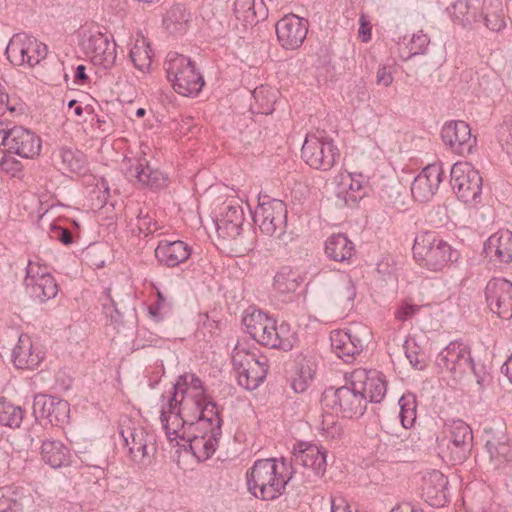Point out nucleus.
I'll use <instances>...</instances> for the list:
<instances>
[{
    "label": "nucleus",
    "instance_id": "nucleus-1",
    "mask_svg": "<svg viewBox=\"0 0 512 512\" xmlns=\"http://www.w3.org/2000/svg\"><path fill=\"white\" fill-rule=\"evenodd\" d=\"M192 408L181 439L189 442L192 454L199 461H205L215 453L222 434L220 410L210 397Z\"/></svg>",
    "mask_w": 512,
    "mask_h": 512
},
{
    "label": "nucleus",
    "instance_id": "nucleus-2",
    "mask_svg": "<svg viewBox=\"0 0 512 512\" xmlns=\"http://www.w3.org/2000/svg\"><path fill=\"white\" fill-rule=\"evenodd\" d=\"M293 474L285 458L258 459L246 472L248 491L262 500H274L283 494Z\"/></svg>",
    "mask_w": 512,
    "mask_h": 512
},
{
    "label": "nucleus",
    "instance_id": "nucleus-3",
    "mask_svg": "<svg viewBox=\"0 0 512 512\" xmlns=\"http://www.w3.org/2000/svg\"><path fill=\"white\" fill-rule=\"evenodd\" d=\"M127 457L139 468L150 466L157 452L154 433L141 424L125 419L119 425Z\"/></svg>",
    "mask_w": 512,
    "mask_h": 512
},
{
    "label": "nucleus",
    "instance_id": "nucleus-4",
    "mask_svg": "<svg viewBox=\"0 0 512 512\" xmlns=\"http://www.w3.org/2000/svg\"><path fill=\"white\" fill-rule=\"evenodd\" d=\"M413 256L419 265L431 271H441L460 256L448 242L432 232H421L414 239Z\"/></svg>",
    "mask_w": 512,
    "mask_h": 512
},
{
    "label": "nucleus",
    "instance_id": "nucleus-5",
    "mask_svg": "<svg viewBox=\"0 0 512 512\" xmlns=\"http://www.w3.org/2000/svg\"><path fill=\"white\" fill-rule=\"evenodd\" d=\"M165 69L168 81L180 95L197 96L205 85L204 78L197 70L195 63L182 54L169 52Z\"/></svg>",
    "mask_w": 512,
    "mask_h": 512
},
{
    "label": "nucleus",
    "instance_id": "nucleus-6",
    "mask_svg": "<svg viewBox=\"0 0 512 512\" xmlns=\"http://www.w3.org/2000/svg\"><path fill=\"white\" fill-rule=\"evenodd\" d=\"M439 455L447 463L458 465L470 454L473 434L470 426L461 419L445 425L443 436L437 439Z\"/></svg>",
    "mask_w": 512,
    "mask_h": 512
},
{
    "label": "nucleus",
    "instance_id": "nucleus-7",
    "mask_svg": "<svg viewBox=\"0 0 512 512\" xmlns=\"http://www.w3.org/2000/svg\"><path fill=\"white\" fill-rule=\"evenodd\" d=\"M287 214L286 204L282 200H263L257 205L253 220L262 234L275 238L281 244H287L291 239L286 233Z\"/></svg>",
    "mask_w": 512,
    "mask_h": 512
},
{
    "label": "nucleus",
    "instance_id": "nucleus-8",
    "mask_svg": "<svg viewBox=\"0 0 512 512\" xmlns=\"http://www.w3.org/2000/svg\"><path fill=\"white\" fill-rule=\"evenodd\" d=\"M322 404L344 418H358L367 408L366 398L354 385L352 379L341 387H328L322 394Z\"/></svg>",
    "mask_w": 512,
    "mask_h": 512
},
{
    "label": "nucleus",
    "instance_id": "nucleus-9",
    "mask_svg": "<svg viewBox=\"0 0 512 512\" xmlns=\"http://www.w3.org/2000/svg\"><path fill=\"white\" fill-rule=\"evenodd\" d=\"M301 156L313 169L329 171L340 157V152L333 140L324 132L308 134L302 145Z\"/></svg>",
    "mask_w": 512,
    "mask_h": 512
},
{
    "label": "nucleus",
    "instance_id": "nucleus-10",
    "mask_svg": "<svg viewBox=\"0 0 512 512\" xmlns=\"http://www.w3.org/2000/svg\"><path fill=\"white\" fill-rule=\"evenodd\" d=\"M450 184L458 199L465 204L480 202L482 177L478 170L466 162H457L450 169Z\"/></svg>",
    "mask_w": 512,
    "mask_h": 512
},
{
    "label": "nucleus",
    "instance_id": "nucleus-11",
    "mask_svg": "<svg viewBox=\"0 0 512 512\" xmlns=\"http://www.w3.org/2000/svg\"><path fill=\"white\" fill-rule=\"evenodd\" d=\"M189 412L183 409L181 396L175 385L161 395L160 420L166 436L170 441L181 439L186 429Z\"/></svg>",
    "mask_w": 512,
    "mask_h": 512
},
{
    "label": "nucleus",
    "instance_id": "nucleus-12",
    "mask_svg": "<svg viewBox=\"0 0 512 512\" xmlns=\"http://www.w3.org/2000/svg\"><path fill=\"white\" fill-rule=\"evenodd\" d=\"M47 46L35 37L21 32L10 39L6 47L8 60L16 66L27 65L34 67L47 56Z\"/></svg>",
    "mask_w": 512,
    "mask_h": 512
},
{
    "label": "nucleus",
    "instance_id": "nucleus-13",
    "mask_svg": "<svg viewBox=\"0 0 512 512\" xmlns=\"http://www.w3.org/2000/svg\"><path fill=\"white\" fill-rule=\"evenodd\" d=\"M368 337V330L362 326L334 330L330 334L331 348L340 359L350 363L363 351Z\"/></svg>",
    "mask_w": 512,
    "mask_h": 512
},
{
    "label": "nucleus",
    "instance_id": "nucleus-14",
    "mask_svg": "<svg viewBox=\"0 0 512 512\" xmlns=\"http://www.w3.org/2000/svg\"><path fill=\"white\" fill-rule=\"evenodd\" d=\"M24 286L27 293L43 303L58 293V284L47 267L38 262L29 261L26 267Z\"/></svg>",
    "mask_w": 512,
    "mask_h": 512
},
{
    "label": "nucleus",
    "instance_id": "nucleus-15",
    "mask_svg": "<svg viewBox=\"0 0 512 512\" xmlns=\"http://www.w3.org/2000/svg\"><path fill=\"white\" fill-rule=\"evenodd\" d=\"M436 365L451 373L454 378L461 377L468 370H474L469 347L458 341L450 342L438 353Z\"/></svg>",
    "mask_w": 512,
    "mask_h": 512
},
{
    "label": "nucleus",
    "instance_id": "nucleus-16",
    "mask_svg": "<svg viewBox=\"0 0 512 512\" xmlns=\"http://www.w3.org/2000/svg\"><path fill=\"white\" fill-rule=\"evenodd\" d=\"M4 147L9 153L32 159L41 151V139L33 131L22 126H14L6 131Z\"/></svg>",
    "mask_w": 512,
    "mask_h": 512
},
{
    "label": "nucleus",
    "instance_id": "nucleus-17",
    "mask_svg": "<svg viewBox=\"0 0 512 512\" xmlns=\"http://www.w3.org/2000/svg\"><path fill=\"white\" fill-rule=\"evenodd\" d=\"M292 464L294 473L298 466L310 469L317 477H321L326 472V451L313 443L300 441L293 446Z\"/></svg>",
    "mask_w": 512,
    "mask_h": 512
},
{
    "label": "nucleus",
    "instance_id": "nucleus-18",
    "mask_svg": "<svg viewBox=\"0 0 512 512\" xmlns=\"http://www.w3.org/2000/svg\"><path fill=\"white\" fill-rule=\"evenodd\" d=\"M485 298L493 313L502 319L512 318V282L492 278L486 285Z\"/></svg>",
    "mask_w": 512,
    "mask_h": 512
},
{
    "label": "nucleus",
    "instance_id": "nucleus-19",
    "mask_svg": "<svg viewBox=\"0 0 512 512\" xmlns=\"http://www.w3.org/2000/svg\"><path fill=\"white\" fill-rule=\"evenodd\" d=\"M441 138L454 153L462 156L471 154L476 147V137L472 136L469 125L461 120L445 123Z\"/></svg>",
    "mask_w": 512,
    "mask_h": 512
},
{
    "label": "nucleus",
    "instance_id": "nucleus-20",
    "mask_svg": "<svg viewBox=\"0 0 512 512\" xmlns=\"http://www.w3.org/2000/svg\"><path fill=\"white\" fill-rule=\"evenodd\" d=\"M350 378L360 393L368 402L380 403L387 392V383L384 375L377 370L356 369Z\"/></svg>",
    "mask_w": 512,
    "mask_h": 512
},
{
    "label": "nucleus",
    "instance_id": "nucleus-21",
    "mask_svg": "<svg viewBox=\"0 0 512 512\" xmlns=\"http://www.w3.org/2000/svg\"><path fill=\"white\" fill-rule=\"evenodd\" d=\"M308 33V21L295 14H288L276 23V34L285 49H296L302 45Z\"/></svg>",
    "mask_w": 512,
    "mask_h": 512
},
{
    "label": "nucleus",
    "instance_id": "nucleus-22",
    "mask_svg": "<svg viewBox=\"0 0 512 512\" xmlns=\"http://www.w3.org/2000/svg\"><path fill=\"white\" fill-rule=\"evenodd\" d=\"M32 408L36 418L47 419L53 426L62 425L69 419V403L55 396L36 395Z\"/></svg>",
    "mask_w": 512,
    "mask_h": 512
},
{
    "label": "nucleus",
    "instance_id": "nucleus-23",
    "mask_svg": "<svg viewBox=\"0 0 512 512\" xmlns=\"http://www.w3.org/2000/svg\"><path fill=\"white\" fill-rule=\"evenodd\" d=\"M444 171L442 164L434 163L426 166L418 174L412 185L411 193L415 200L427 202L433 198L443 181Z\"/></svg>",
    "mask_w": 512,
    "mask_h": 512
},
{
    "label": "nucleus",
    "instance_id": "nucleus-24",
    "mask_svg": "<svg viewBox=\"0 0 512 512\" xmlns=\"http://www.w3.org/2000/svg\"><path fill=\"white\" fill-rule=\"evenodd\" d=\"M174 385L181 396L183 409L186 412H191L193 406L202 405L209 398L202 380L195 374L186 373L180 375Z\"/></svg>",
    "mask_w": 512,
    "mask_h": 512
},
{
    "label": "nucleus",
    "instance_id": "nucleus-25",
    "mask_svg": "<svg viewBox=\"0 0 512 512\" xmlns=\"http://www.w3.org/2000/svg\"><path fill=\"white\" fill-rule=\"evenodd\" d=\"M422 498L433 507H443L448 502V479L439 470L424 473L421 484Z\"/></svg>",
    "mask_w": 512,
    "mask_h": 512
},
{
    "label": "nucleus",
    "instance_id": "nucleus-26",
    "mask_svg": "<svg viewBox=\"0 0 512 512\" xmlns=\"http://www.w3.org/2000/svg\"><path fill=\"white\" fill-rule=\"evenodd\" d=\"M191 253V246L181 240L162 239L155 248L157 261L168 268H174L186 262Z\"/></svg>",
    "mask_w": 512,
    "mask_h": 512
},
{
    "label": "nucleus",
    "instance_id": "nucleus-27",
    "mask_svg": "<svg viewBox=\"0 0 512 512\" xmlns=\"http://www.w3.org/2000/svg\"><path fill=\"white\" fill-rule=\"evenodd\" d=\"M484 253L490 262L509 263L512 261V232L500 229L484 244Z\"/></svg>",
    "mask_w": 512,
    "mask_h": 512
},
{
    "label": "nucleus",
    "instance_id": "nucleus-28",
    "mask_svg": "<svg viewBox=\"0 0 512 512\" xmlns=\"http://www.w3.org/2000/svg\"><path fill=\"white\" fill-rule=\"evenodd\" d=\"M86 47L95 64L107 69L115 63L117 57L116 43L110 40L107 35L100 32L91 35Z\"/></svg>",
    "mask_w": 512,
    "mask_h": 512
},
{
    "label": "nucleus",
    "instance_id": "nucleus-29",
    "mask_svg": "<svg viewBox=\"0 0 512 512\" xmlns=\"http://www.w3.org/2000/svg\"><path fill=\"white\" fill-rule=\"evenodd\" d=\"M40 456L53 469L68 467L72 463L71 450L62 441L52 437L41 440Z\"/></svg>",
    "mask_w": 512,
    "mask_h": 512
},
{
    "label": "nucleus",
    "instance_id": "nucleus-30",
    "mask_svg": "<svg viewBox=\"0 0 512 512\" xmlns=\"http://www.w3.org/2000/svg\"><path fill=\"white\" fill-rule=\"evenodd\" d=\"M244 222V212L239 205L227 204L216 221L219 236L234 239L240 235Z\"/></svg>",
    "mask_w": 512,
    "mask_h": 512
},
{
    "label": "nucleus",
    "instance_id": "nucleus-31",
    "mask_svg": "<svg viewBox=\"0 0 512 512\" xmlns=\"http://www.w3.org/2000/svg\"><path fill=\"white\" fill-rule=\"evenodd\" d=\"M125 175L129 180L135 179L142 185L152 188H159L166 181L163 173L152 168L145 158L137 159L134 165L126 169Z\"/></svg>",
    "mask_w": 512,
    "mask_h": 512
},
{
    "label": "nucleus",
    "instance_id": "nucleus-32",
    "mask_svg": "<svg viewBox=\"0 0 512 512\" xmlns=\"http://www.w3.org/2000/svg\"><path fill=\"white\" fill-rule=\"evenodd\" d=\"M267 372L268 359L260 355L237 373L238 383L247 390H254L265 380Z\"/></svg>",
    "mask_w": 512,
    "mask_h": 512
},
{
    "label": "nucleus",
    "instance_id": "nucleus-33",
    "mask_svg": "<svg viewBox=\"0 0 512 512\" xmlns=\"http://www.w3.org/2000/svg\"><path fill=\"white\" fill-rule=\"evenodd\" d=\"M304 282V276L297 269L282 266L274 276L273 288L279 295L291 297Z\"/></svg>",
    "mask_w": 512,
    "mask_h": 512
},
{
    "label": "nucleus",
    "instance_id": "nucleus-34",
    "mask_svg": "<svg viewBox=\"0 0 512 512\" xmlns=\"http://www.w3.org/2000/svg\"><path fill=\"white\" fill-rule=\"evenodd\" d=\"M12 361L19 369H33L41 361L38 353L32 351V341L27 334H21L12 350Z\"/></svg>",
    "mask_w": 512,
    "mask_h": 512
},
{
    "label": "nucleus",
    "instance_id": "nucleus-35",
    "mask_svg": "<svg viewBox=\"0 0 512 512\" xmlns=\"http://www.w3.org/2000/svg\"><path fill=\"white\" fill-rule=\"evenodd\" d=\"M490 462L494 468L500 469L512 461V448L506 434L493 436L486 442Z\"/></svg>",
    "mask_w": 512,
    "mask_h": 512
},
{
    "label": "nucleus",
    "instance_id": "nucleus-36",
    "mask_svg": "<svg viewBox=\"0 0 512 512\" xmlns=\"http://www.w3.org/2000/svg\"><path fill=\"white\" fill-rule=\"evenodd\" d=\"M325 253L334 261L349 260L354 253V244L344 234H333L325 242Z\"/></svg>",
    "mask_w": 512,
    "mask_h": 512
},
{
    "label": "nucleus",
    "instance_id": "nucleus-37",
    "mask_svg": "<svg viewBox=\"0 0 512 512\" xmlns=\"http://www.w3.org/2000/svg\"><path fill=\"white\" fill-rule=\"evenodd\" d=\"M264 333L263 342H258L263 346H267L273 349H282L284 351H288L291 349L292 344L291 341L285 336V332H288L287 327L285 325H280L278 328L276 326V320L271 318L262 329Z\"/></svg>",
    "mask_w": 512,
    "mask_h": 512
},
{
    "label": "nucleus",
    "instance_id": "nucleus-38",
    "mask_svg": "<svg viewBox=\"0 0 512 512\" xmlns=\"http://www.w3.org/2000/svg\"><path fill=\"white\" fill-rule=\"evenodd\" d=\"M233 10L238 20L249 24L264 19L267 13L263 0H236Z\"/></svg>",
    "mask_w": 512,
    "mask_h": 512
},
{
    "label": "nucleus",
    "instance_id": "nucleus-39",
    "mask_svg": "<svg viewBox=\"0 0 512 512\" xmlns=\"http://www.w3.org/2000/svg\"><path fill=\"white\" fill-rule=\"evenodd\" d=\"M190 13L182 4L173 5L163 18L165 29L171 34H183L187 31Z\"/></svg>",
    "mask_w": 512,
    "mask_h": 512
},
{
    "label": "nucleus",
    "instance_id": "nucleus-40",
    "mask_svg": "<svg viewBox=\"0 0 512 512\" xmlns=\"http://www.w3.org/2000/svg\"><path fill=\"white\" fill-rule=\"evenodd\" d=\"M365 183H367V177L362 173H349L347 178H343L344 191L340 192L339 196L344 194L345 203L354 205L365 195L363 191Z\"/></svg>",
    "mask_w": 512,
    "mask_h": 512
},
{
    "label": "nucleus",
    "instance_id": "nucleus-41",
    "mask_svg": "<svg viewBox=\"0 0 512 512\" xmlns=\"http://www.w3.org/2000/svg\"><path fill=\"white\" fill-rule=\"evenodd\" d=\"M254 102L251 104L253 113L268 115L274 111L276 91L269 86L261 85L252 92Z\"/></svg>",
    "mask_w": 512,
    "mask_h": 512
},
{
    "label": "nucleus",
    "instance_id": "nucleus-42",
    "mask_svg": "<svg viewBox=\"0 0 512 512\" xmlns=\"http://www.w3.org/2000/svg\"><path fill=\"white\" fill-rule=\"evenodd\" d=\"M266 313L261 310H253L243 317V324L246 332L256 341L263 342L265 336L262 331L263 326L271 319Z\"/></svg>",
    "mask_w": 512,
    "mask_h": 512
},
{
    "label": "nucleus",
    "instance_id": "nucleus-43",
    "mask_svg": "<svg viewBox=\"0 0 512 512\" xmlns=\"http://www.w3.org/2000/svg\"><path fill=\"white\" fill-rule=\"evenodd\" d=\"M152 55L153 53L150 44L144 37L137 39L130 50L131 61L134 66L142 72H145L150 68Z\"/></svg>",
    "mask_w": 512,
    "mask_h": 512
},
{
    "label": "nucleus",
    "instance_id": "nucleus-44",
    "mask_svg": "<svg viewBox=\"0 0 512 512\" xmlns=\"http://www.w3.org/2000/svg\"><path fill=\"white\" fill-rule=\"evenodd\" d=\"M485 26L494 32H499L506 27L502 2L500 0H489L485 5L484 12Z\"/></svg>",
    "mask_w": 512,
    "mask_h": 512
},
{
    "label": "nucleus",
    "instance_id": "nucleus-45",
    "mask_svg": "<svg viewBox=\"0 0 512 512\" xmlns=\"http://www.w3.org/2000/svg\"><path fill=\"white\" fill-rule=\"evenodd\" d=\"M450 13L453 20L463 27H471L477 21L476 9L471 7L468 0H457Z\"/></svg>",
    "mask_w": 512,
    "mask_h": 512
},
{
    "label": "nucleus",
    "instance_id": "nucleus-46",
    "mask_svg": "<svg viewBox=\"0 0 512 512\" xmlns=\"http://www.w3.org/2000/svg\"><path fill=\"white\" fill-rule=\"evenodd\" d=\"M399 418L404 428H410L416 420V396L408 392L402 395L399 399Z\"/></svg>",
    "mask_w": 512,
    "mask_h": 512
},
{
    "label": "nucleus",
    "instance_id": "nucleus-47",
    "mask_svg": "<svg viewBox=\"0 0 512 512\" xmlns=\"http://www.w3.org/2000/svg\"><path fill=\"white\" fill-rule=\"evenodd\" d=\"M59 157L63 169L73 173H81L86 167V159L82 152L74 151L70 148H61Z\"/></svg>",
    "mask_w": 512,
    "mask_h": 512
},
{
    "label": "nucleus",
    "instance_id": "nucleus-48",
    "mask_svg": "<svg viewBox=\"0 0 512 512\" xmlns=\"http://www.w3.org/2000/svg\"><path fill=\"white\" fill-rule=\"evenodd\" d=\"M23 420V410L19 406L0 400V424L10 428H18Z\"/></svg>",
    "mask_w": 512,
    "mask_h": 512
},
{
    "label": "nucleus",
    "instance_id": "nucleus-49",
    "mask_svg": "<svg viewBox=\"0 0 512 512\" xmlns=\"http://www.w3.org/2000/svg\"><path fill=\"white\" fill-rule=\"evenodd\" d=\"M258 356L256 352H251L242 345L237 344L232 352V364L235 371L238 373L240 370H243Z\"/></svg>",
    "mask_w": 512,
    "mask_h": 512
},
{
    "label": "nucleus",
    "instance_id": "nucleus-50",
    "mask_svg": "<svg viewBox=\"0 0 512 512\" xmlns=\"http://www.w3.org/2000/svg\"><path fill=\"white\" fill-rule=\"evenodd\" d=\"M319 430L324 437L329 439L339 438L343 432L342 426L332 414L322 416Z\"/></svg>",
    "mask_w": 512,
    "mask_h": 512
},
{
    "label": "nucleus",
    "instance_id": "nucleus-51",
    "mask_svg": "<svg viewBox=\"0 0 512 512\" xmlns=\"http://www.w3.org/2000/svg\"><path fill=\"white\" fill-rule=\"evenodd\" d=\"M136 220L139 235L143 234L145 237L153 235L161 228L158 222L154 220L148 212L144 213L142 210H140Z\"/></svg>",
    "mask_w": 512,
    "mask_h": 512
},
{
    "label": "nucleus",
    "instance_id": "nucleus-52",
    "mask_svg": "<svg viewBox=\"0 0 512 512\" xmlns=\"http://www.w3.org/2000/svg\"><path fill=\"white\" fill-rule=\"evenodd\" d=\"M403 348L405 351V355L407 359L409 360L410 364L417 368V369H423L425 366V363L422 359L419 358V351L418 346L416 344V341L414 338L409 337L403 344Z\"/></svg>",
    "mask_w": 512,
    "mask_h": 512
},
{
    "label": "nucleus",
    "instance_id": "nucleus-53",
    "mask_svg": "<svg viewBox=\"0 0 512 512\" xmlns=\"http://www.w3.org/2000/svg\"><path fill=\"white\" fill-rule=\"evenodd\" d=\"M430 39L429 37L422 33L418 32L413 34L411 41L409 43V56H415L425 53L428 45H429Z\"/></svg>",
    "mask_w": 512,
    "mask_h": 512
},
{
    "label": "nucleus",
    "instance_id": "nucleus-54",
    "mask_svg": "<svg viewBox=\"0 0 512 512\" xmlns=\"http://www.w3.org/2000/svg\"><path fill=\"white\" fill-rule=\"evenodd\" d=\"M49 237L52 240L59 241L64 245H69L73 242V236L69 229L52 224L49 231Z\"/></svg>",
    "mask_w": 512,
    "mask_h": 512
},
{
    "label": "nucleus",
    "instance_id": "nucleus-55",
    "mask_svg": "<svg viewBox=\"0 0 512 512\" xmlns=\"http://www.w3.org/2000/svg\"><path fill=\"white\" fill-rule=\"evenodd\" d=\"M330 512H358L345 498L342 496H330L329 498Z\"/></svg>",
    "mask_w": 512,
    "mask_h": 512
},
{
    "label": "nucleus",
    "instance_id": "nucleus-56",
    "mask_svg": "<svg viewBox=\"0 0 512 512\" xmlns=\"http://www.w3.org/2000/svg\"><path fill=\"white\" fill-rule=\"evenodd\" d=\"M421 306L403 303L395 312V318L399 321L405 322L411 319L419 310Z\"/></svg>",
    "mask_w": 512,
    "mask_h": 512
},
{
    "label": "nucleus",
    "instance_id": "nucleus-57",
    "mask_svg": "<svg viewBox=\"0 0 512 512\" xmlns=\"http://www.w3.org/2000/svg\"><path fill=\"white\" fill-rule=\"evenodd\" d=\"M0 512H23V504L8 496L0 498Z\"/></svg>",
    "mask_w": 512,
    "mask_h": 512
},
{
    "label": "nucleus",
    "instance_id": "nucleus-58",
    "mask_svg": "<svg viewBox=\"0 0 512 512\" xmlns=\"http://www.w3.org/2000/svg\"><path fill=\"white\" fill-rule=\"evenodd\" d=\"M394 81L392 71L386 66H381L376 72V83L379 86L389 87Z\"/></svg>",
    "mask_w": 512,
    "mask_h": 512
},
{
    "label": "nucleus",
    "instance_id": "nucleus-59",
    "mask_svg": "<svg viewBox=\"0 0 512 512\" xmlns=\"http://www.w3.org/2000/svg\"><path fill=\"white\" fill-rule=\"evenodd\" d=\"M341 295L347 301H353L356 297V288L352 279L346 276L342 280Z\"/></svg>",
    "mask_w": 512,
    "mask_h": 512
},
{
    "label": "nucleus",
    "instance_id": "nucleus-60",
    "mask_svg": "<svg viewBox=\"0 0 512 512\" xmlns=\"http://www.w3.org/2000/svg\"><path fill=\"white\" fill-rule=\"evenodd\" d=\"M14 106L9 101V96L2 83H0V117L6 112H13Z\"/></svg>",
    "mask_w": 512,
    "mask_h": 512
},
{
    "label": "nucleus",
    "instance_id": "nucleus-61",
    "mask_svg": "<svg viewBox=\"0 0 512 512\" xmlns=\"http://www.w3.org/2000/svg\"><path fill=\"white\" fill-rule=\"evenodd\" d=\"M359 21H360L359 36L361 37L363 42H368L371 39V28L369 26V23H368L365 15H361Z\"/></svg>",
    "mask_w": 512,
    "mask_h": 512
},
{
    "label": "nucleus",
    "instance_id": "nucleus-62",
    "mask_svg": "<svg viewBox=\"0 0 512 512\" xmlns=\"http://www.w3.org/2000/svg\"><path fill=\"white\" fill-rule=\"evenodd\" d=\"M476 377V383L479 386V390H483L490 382L491 377L487 373L479 374L476 372V369L472 370Z\"/></svg>",
    "mask_w": 512,
    "mask_h": 512
},
{
    "label": "nucleus",
    "instance_id": "nucleus-63",
    "mask_svg": "<svg viewBox=\"0 0 512 512\" xmlns=\"http://www.w3.org/2000/svg\"><path fill=\"white\" fill-rule=\"evenodd\" d=\"M298 374L301 380H303L304 382H308L309 380L313 379L314 370L310 366L305 367L304 365H302L299 368Z\"/></svg>",
    "mask_w": 512,
    "mask_h": 512
},
{
    "label": "nucleus",
    "instance_id": "nucleus-64",
    "mask_svg": "<svg viewBox=\"0 0 512 512\" xmlns=\"http://www.w3.org/2000/svg\"><path fill=\"white\" fill-rule=\"evenodd\" d=\"M501 371L505 373L508 377L509 381L512 383V355L509 359L502 365Z\"/></svg>",
    "mask_w": 512,
    "mask_h": 512
}]
</instances>
